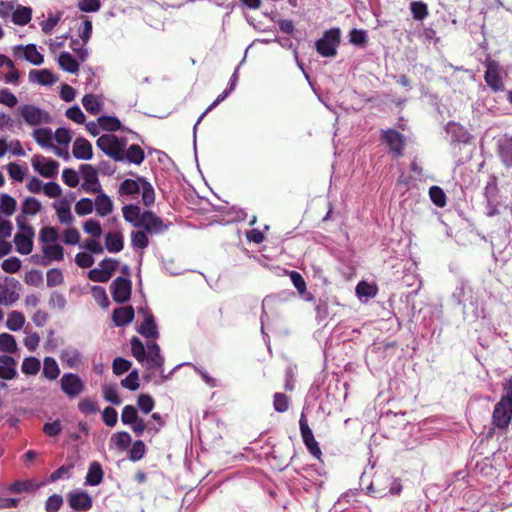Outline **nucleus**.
I'll list each match as a JSON object with an SVG mask.
<instances>
[{
	"mask_svg": "<svg viewBox=\"0 0 512 512\" xmlns=\"http://www.w3.org/2000/svg\"><path fill=\"white\" fill-rule=\"evenodd\" d=\"M96 145L103 153L117 162L140 165L145 159V153L139 145L132 144L127 147V139L115 134L101 135L97 139Z\"/></svg>",
	"mask_w": 512,
	"mask_h": 512,
	"instance_id": "nucleus-1",
	"label": "nucleus"
},
{
	"mask_svg": "<svg viewBox=\"0 0 512 512\" xmlns=\"http://www.w3.org/2000/svg\"><path fill=\"white\" fill-rule=\"evenodd\" d=\"M131 352L146 369H162L164 365V357L161 355L160 347L155 341H148L145 346L138 337H133L131 339Z\"/></svg>",
	"mask_w": 512,
	"mask_h": 512,
	"instance_id": "nucleus-2",
	"label": "nucleus"
},
{
	"mask_svg": "<svg viewBox=\"0 0 512 512\" xmlns=\"http://www.w3.org/2000/svg\"><path fill=\"white\" fill-rule=\"evenodd\" d=\"M119 194L126 196L130 200L136 199L139 194L142 196V202L149 207L155 202V191L146 178L138 176L136 179H125L119 187Z\"/></svg>",
	"mask_w": 512,
	"mask_h": 512,
	"instance_id": "nucleus-3",
	"label": "nucleus"
},
{
	"mask_svg": "<svg viewBox=\"0 0 512 512\" xmlns=\"http://www.w3.org/2000/svg\"><path fill=\"white\" fill-rule=\"evenodd\" d=\"M32 9L27 6L20 5L14 0L0 1V18L11 21L18 26H25L31 21Z\"/></svg>",
	"mask_w": 512,
	"mask_h": 512,
	"instance_id": "nucleus-4",
	"label": "nucleus"
},
{
	"mask_svg": "<svg viewBox=\"0 0 512 512\" xmlns=\"http://www.w3.org/2000/svg\"><path fill=\"white\" fill-rule=\"evenodd\" d=\"M375 497H385L387 495H398L402 490V485L399 480L392 478L389 475L375 476L368 487Z\"/></svg>",
	"mask_w": 512,
	"mask_h": 512,
	"instance_id": "nucleus-5",
	"label": "nucleus"
},
{
	"mask_svg": "<svg viewBox=\"0 0 512 512\" xmlns=\"http://www.w3.org/2000/svg\"><path fill=\"white\" fill-rule=\"evenodd\" d=\"M341 31L339 28H332L324 32L323 36L316 41V51L323 57H334L340 44Z\"/></svg>",
	"mask_w": 512,
	"mask_h": 512,
	"instance_id": "nucleus-6",
	"label": "nucleus"
},
{
	"mask_svg": "<svg viewBox=\"0 0 512 512\" xmlns=\"http://www.w3.org/2000/svg\"><path fill=\"white\" fill-rule=\"evenodd\" d=\"M17 111L24 122L30 126L48 124L52 121L48 112L32 104L21 105L18 107Z\"/></svg>",
	"mask_w": 512,
	"mask_h": 512,
	"instance_id": "nucleus-7",
	"label": "nucleus"
},
{
	"mask_svg": "<svg viewBox=\"0 0 512 512\" xmlns=\"http://www.w3.org/2000/svg\"><path fill=\"white\" fill-rule=\"evenodd\" d=\"M21 284L14 278L5 277L0 281V305L10 306L20 297Z\"/></svg>",
	"mask_w": 512,
	"mask_h": 512,
	"instance_id": "nucleus-8",
	"label": "nucleus"
},
{
	"mask_svg": "<svg viewBox=\"0 0 512 512\" xmlns=\"http://www.w3.org/2000/svg\"><path fill=\"white\" fill-rule=\"evenodd\" d=\"M60 388L68 398H75L85 390V384L78 374L64 373L60 379Z\"/></svg>",
	"mask_w": 512,
	"mask_h": 512,
	"instance_id": "nucleus-9",
	"label": "nucleus"
},
{
	"mask_svg": "<svg viewBox=\"0 0 512 512\" xmlns=\"http://www.w3.org/2000/svg\"><path fill=\"white\" fill-rule=\"evenodd\" d=\"M512 420V403L499 400L492 413V422L498 429H505Z\"/></svg>",
	"mask_w": 512,
	"mask_h": 512,
	"instance_id": "nucleus-10",
	"label": "nucleus"
},
{
	"mask_svg": "<svg viewBox=\"0 0 512 512\" xmlns=\"http://www.w3.org/2000/svg\"><path fill=\"white\" fill-rule=\"evenodd\" d=\"M36 172L46 178H54L58 173L59 163L42 155H34L31 160Z\"/></svg>",
	"mask_w": 512,
	"mask_h": 512,
	"instance_id": "nucleus-11",
	"label": "nucleus"
},
{
	"mask_svg": "<svg viewBox=\"0 0 512 512\" xmlns=\"http://www.w3.org/2000/svg\"><path fill=\"white\" fill-rule=\"evenodd\" d=\"M83 184L82 189L88 193L101 192L102 186L98 180V171L92 165L82 164L80 167Z\"/></svg>",
	"mask_w": 512,
	"mask_h": 512,
	"instance_id": "nucleus-12",
	"label": "nucleus"
},
{
	"mask_svg": "<svg viewBox=\"0 0 512 512\" xmlns=\"http://www.w3.org/2000/svg\"><path fill=\"white\" fill-rule=\"evenodd\" d=\"M141 229L145 230L148 234H161L165 232L169 224L163 222V220L152 211H143L142 223L139 224Z\"/></svg>",
	"mask_w": 512,
	"mask_h": 512,
	"instance_id": "nucleus-13",
	"label": "nucleus"
},
{
	"mask_svg": "<svg viewBox=\"0 0 512 512\" xmlns=\"http://www.w3.org/2000/svg\"><path fill=\"white\" fill-rule=\"evenodd\" d=\"M112 298L117 303H125L131 297V280L124 277H117L110 286Z\"/></svg>",
	"mask_w": 512,
	"mask_h": 512,
	"instance_id": "nucleus-14",
	"label": "nucleus"
},
{
	"mask_svg": "<svg viewBox=\"0 0 512 512\" xmlns=\"http://www.w3.org/2000/svg\"><path fill=\"white\" fill-rule=\"evenodd\" d=\"M299 427L305 446L313 456L319 458L321 455V449L314 438L313 432L307 423V419L304 413L301 414Z\"/></svg>",
	"mask_w": 512,
	"mask_h": 512,
	"instance_id": "nucleus-15",
	"label": "nucleus"
},
{
	"mask_svg": "<svg viewBox=\"0 0 512 512\" xmlns=\"http://www.w3.org/2000/svg\"><path fill=\"white\" fill-rule=\"evenodd\" d=\"M14 55L17 58H23L33 65H41L44 62L43 55L37 50L35 44L26 46L17 45L13 48Z\"/></svg>",
	"mask_w": 512,
	"mask_h": 512,
	"instance_id": "nucleus-16",
	"label": "nucleus"
},
{
	"mask_svg": "<svg viewBox=\"0 0 512 512\" xmlns=\"http://www.w3.org/2000/svg\"><path fill=\"white\" fill-rule=\"evenodd\" d=\"M497 155L503 166L512 170V136L505 134L498 138Z\"/></svg>",
	"mask_w": 512,
	"mask_h": 512,
	"instance_id": "nucleus-17",
	"label": "nucleus"
},
{
	"mask_svg": "<svg viewBox=\"0 0 512 512\" xmlns=\"http://www.w3.org/2000/svg\"><path fill=\"white\" fill-rule=\"evenodd\" d=\"M139 313H143L144 320L137 328L138 333L147 339H157L159 332L153 314L144 308L140 309Z\"/></svg>",
	"mask_w": 512,
	"mask_h": 512,
	"instance_id": "nucleus-18",
	"label": "nucleus"
},
{
	"mask_svg": "<svg viewBox=\"0 0 512 512\" xmlns=\"http://www.w3.org/2000/svg\"><path fill=\"white\" fill-rule=\"evenodd\" d=\"M484 79L486 84L495 92L503 91L504 90V84L501 79L500 73H499V67L498 64L495 62H490L487 65V69L485 71Z\"/></svg>",
	"mask_w": 512,
	"mask_h": 512,
	"instance_id": "nucleus-19",
	"label": "nucleus"
},
{
	"mask_svg": "<svg viewBox=\"0 0 512 512\" xmlns=\"http://www.w3.org/2000/svg\"><path fill=\"white\" fill-rule=\"evenodd\" d=\"M35 236L34 229H27V232L16 233L14 243L18 253L28 255L33 249V238Z\"/></svg>",
	"mask_w": 512,
	"mask_h": 512,
	"instance_id": "nucleus-20",
	"label": "nucleus"
},
{
	"mask_svg": "<svg viewBox=\"0 0 512 512\" xmlns=\"http://www.w3.org/2000/svg\"><path fill=\"white\" fill-rule=\"evenodd\" d=\"M68 502L70 507L76 511H88L92 507V498L84 491L69 493Z\"/></svg>",
	"mask_w": 512,
	"mask_h": 512,
	"instance_id": "nucleus-21",
	"label": "nucleus"
},
{
	"mask_svg": "<svg viewBox=\"0 0 512 512\" xmlns=\"http://www.w3.org/2000/svg\"><path fill=\"white\" fill-rule=\"evenodd\" d=\"M53 208L56 211L58 220L62 224L70 225L74 221V216L71 213V205L67 199H60L53 203Z\"/></svg>",
	"mask_w": 512,
	"mask_h": 512,
	"instance_id": "nucleus-22",
	"label": "nucleus"
},
{
	"mask_svg": "<svg viewBox=\"0 0 512 512\" xmlns=\"http://www.w3.org/2000/svg\"><path fill=\"white\" fill-rule=\"evenodd\" d=\"M59 358L62 363L71 369L78 368L82 363V354L74 347H68L61 350Z\"/></svg>",
	"mask_w": 512,
	"mask_h": 512,
	"instance_id": "nucleus-23",
	"label": "nucleus"
},
{
	"mask_svg": "<svg viewBox=\"0 0 512 512\" xmlns=\"http://www.w3.org/2000/svg\"><path fill=\"white\" fill-rule=\"evenodd\" d=\"M383 139L396 156H401L404 149V137L396 130L384 132Z\"/></svg>",
	"mask_w": 512,
	"mask_h": 512,
	"instance_id": "nucleus-24",
	"label": "nucleus"
},
{
	"mask_svg": "<svg viewBox=\"0 0 512 512\" xmlns=\"http://www.w3.org/2000/svg\"><path fill=\"white\" fill-rule=\"evenodd\" d=\"M72 152L75 158L82 160H90L93 156L91 143L81 137L74 141Z\"/></svg>",
	"mask_w": 512,
	"mask_h": 512,
	"instance_id": "nucleus-25",
	"label": "nucleus"
},
{
	"mask_svg": "<svg viewBox=\"0 0 512 512\" xmlns=\"http://www.w3.org/2000/svg\"><path fill=\"white\" fill-rule=\"evenodd\" d=\"M29 80L34 83L48 86L55 84L58 81V77L48 69L31 70L29 72Z\"/></svg>",
	"mask_w": 512,
	"mask_h": 512,
	"instance_id": "nucleus-26",
	"label": "nucleus"
},
{
	"mask_svg": "<svg viewBox=\"0 0 512 512\" xmlns=\"http://www.w3.org/2000/svg\"><path fill=\"white\" fill-rule=\"evenodd\" d=\"M97 193L98 195L95 198V201L93 202L94 208L99 216L105 217L112 213L114 207L113 202L110 199V197L107 194H105L102 190L101 192Z\"/></svg>",
	"mask_w": 512,
	"mask_h": 512,
	"instance_id": "nucleus-27",
	"label": "nucleus"
},
{
	"mask_svg": "<svg viewBox=\"0 0 512 512\" xmlns=\"http://www.w3.org/2000/svg\"><path fill=\"white\" fill-rule=\"evenodd\" d=\"M134 309L131 306L116 308L113 311V322L115 326L121 327L131 323L134 319Z\"/></svg>",
	"mask_w": 512,
	"mask_h": 512,
	"instance_id": "nucleus-28",
	"label": "nucleus"
},
{
	"mask_svg": "<svg viewBox=\"0 0 512 512\" xmlns=\"http://www.w3.org/2000/svg\"><path fill=\"white\" fill-rule=\"evenodd\" d=\"M124 219L131 223L134 227L139 228L142 223L143 212L141 208L136 204H128L122 208Z\"/></svg>",
	"mask_w": 512,
	"mask_h": 512,
	"instance_id": "nucleus-29",
	"label": "nucleus"
},
{
	"mask_svg": "<svg viewBox=\"0 0 512 512\" xmlns=\"http://www.w3.org/2000/svg\"><path fill=\"white\" fill-rule=\"evenodd\" d=\"M17 375L16 361L10 356L0 357V378L11 380Z\"/></svg>",
	"mask_w": 512,
	"mask_h": 512,
	"instance_id": "nucleus-30",
	"label": "nucleus"
},
{
	"mask_svg": "<svg viewBox=\"0 0 512 512\" xmlns=\"http://www.w3.org/2000/svg\"><path fill=\"white\" fill-rule=\"evenodd\" d=\"M34 140L43 148H50L57 150V147L53 145V133L50 128H39L35 129L32 134Z\"/></svg>",
	"mask_w": 512,
	"mask_h": 512,
	"instance_id": "nucleus-31",
	"label": "nucleus"
},
{
	"mask_svg": "<svg viewBox=\"0 0 512 512\" xmlns=\"http://www.w3.org/2000/svg\"><path fill=\"white\" fill-rule=\"evenodd\" d=\"M123 236L118 232H109L105 236V247L110 253H117L123 249Z\"/></svg>",
	"mask_w": 512,
	"mask_h": 512,
	"instance_id": "nucleus-32",
	"label": "nucleus"
},
{
	"mask_svg": "<svg viewBox=\"0 0 512 512\" xmlns=\"http://www.w3.org/2000/svg\"><path fill=\"white\" fill-rule=\"evenodd\" d=\"M58 64L62 70L72 74L79 70V63L69 52H62L59 55Z\"/></svg>",
	"mask_w": 512,
	"mask_h": 512,
	"instance_id": "nucleus-33",
	"label": "nucleus"
},
{
	"mask_svg": "<svg viewBox=\"0 0 512 512\" xmlns=\"http://www.w3.org/2000/svg\"><path fill=\"white\" fill-rule=\"evenodd\" d=\"M103 470L98 462H92L89 465L85 483L90 486H97L102 482Z\"/></svg>",
	"mask_w": 512,
	"mask_h": 512,
	"instance_id": "nucleus-34",
	"label": "nucleus"
},
{
	"mask_svg": "<svg viewBox=\"0 0 512 512\" xmlns=\"http://www.w3.org/2000/svg\"><path fill=\"white\" fill-rule=\"evenodd\" d=\"M43 375L48 380H55L60 375V368L53 357H45L43 361Z\"/></svg>",
	"mask_w": 512,
	"mask_h": 512,
	"instance_id": "nucleus-35",
	"label": "nucleus"
},
{
	"mask_svg": "<svg viewBox=\"0 0 512 512\" xmlns=\"http://www.w3.org/2000/svg\"><path fill=\"white\" fill-rule=\"evenodd\" d=\"M82 105L87 112L92 115H96L101 111L103 103L97 96L87 94L82 99Z\"/></svg>",
	"mask_w": 512,
	"mask_h": 512,
	"instance_id": "nucleus-36",
	"label": "nucleus"
},
{
	"mask_svg": "<svg viewBox=\"0 0 512 512\" xmlns=\"http://www.w3.org/2000/svg\"><path fill=\"white\" fill-rule=\"evenodd\" d=\"M25 324V316L22 312L12 311L8 314L6 326L10 331H19Z\"/></svg>",
	"mask_w": 512,
	"mask_h": 512,
	"instance_id": "nucleus-37",
	"label": "nucleus"
},
{
	"mask_svg": "<svg viewBox=\"0 0 512 512\" xmlns=\"http://www.w3.org/2000/svg\"><path fill=\"white\" fill-rule=\"evenodd\" d=\"M131 245L135 249H145L149 245L148 233L141 229L132 231L131 233Z\"/></svg>",
	"mask_w": 512,
	"mask_h": 512,
	"instance_id": "nucleus-38",
	"label": "nucleus"
},
{
	"mask_svg": "<svg viewBox=\"0 0 512 512\" xmlns=\"http://www.w3.org/2000/svg\"><path fill=\"white\" fill-rule=\"evenodd\" d=\"M42 252L49 261H60L64 257L63 248L59 244L44 245Z\"/></svg>",
	"mask_w": 512,
	"mask_h": 512,
	"instance_id": "nucleus-39",
	"label": "nucleus"
},
{
	"mask_svg": "<svg viewBox=\"0 0 512 512\" xmlns=\"http://www.w3.org/2000/svg\"><path fill=\"white\" fill-rule=\"evenodd\" d=\"M110 441L118 450L124 451L131 445L132 438L129 433L122 431L113 434Z\"/></svg>",
	"mask_w": 512,
	"mask_h": 512,
	"instance_id": "nucleus-40",
	"label": "nucleus"
},
{
	"mask_svg": "<svg viewBox=\"0 0 512 512\" xmlns=\"http://www.w3.org/2000/svg\"><path fill=\"white\" fill-rule=\"evenodd\" d=\"M38 488V485L32 480H20L12 483L8 490L11 493L32 492Z\"/></svg>",
	"mask_w": 512,
	"mask_h": 512,
	"instance_id": "nucleus-41",
	"label": "nucleus"
},
{
	"mask_svg": "<svg viewBox=\"0 0 512 512\" xmlns=\"http://www.w3.org/2000/svg\"><path fill=\"white\" fill-rule=\"evenodd\" d=\"M41 363L36 357L30 356L24 358L21 370L26 375H36L40 371Z\"/></svg>",
	"mask_w": 512,
	"mask_h": 512,
	"instance_id": "nucleus-42",
	"label": "nucleus"
},
{
	"mask_svg": "<svg viewBox=\"0 0 512 512\" xmlns=\"http://www.w3.org/2000/svg\"><path fill=\"white\" fill-rule=\"evenodd\" d=\"M16 200L10 195L3 193L0 195V211L7 215L11 216L16 210Z\"/></svg>",
	"mask_w": 512,
	"mask_h": 512,
	"instance_id": "nucleus-43",
	"label": "nucleus"
},
{
	"mask_svg": "<svg viewBox=\"0 0 512 512\" xmlns=\"http://www.w3.org/2000/svg\"><path fill=\"white\" fill-rule=\"evenodd\" d=\"M41 210V203L34 197H27L21 208V213L26 216H34Z\"/></svg>",
	"mask_w": 512,
	"mask_h": 512,
	"instance_id": "nucleus-44",
	"label": "nucleus"
},
{
	"mask_svg": "<svg viewBox=\"0 0 512 512\" xmlns=\"http://www.w3.org/2000/svg\"><path fill=\"white\" fill-rule=\"evenodd\" d=\"M410 11L415 20L422 21L428 16V6L423 1H412Z\"/></svg>",
	"mask_w": 512,
	"mask_h": 512,
	"instance_id": "nucleus-45",
	"label": "nucleus"
},
{
	"mask_svg": "<svg viewBox=\"0 0 512 512\" xmlns=\"http://www.w3.org/2000/svg\"><path fill=\"white\" fill-rule=\"evenodd\" d=\"M230 90L225 89L218 97L214 100V102L199 116L198 120L196 121L194 128H193V134H194V148L196 149V131L197 126L202 121V119L206 116L208 112H210L212 109H214L220 102H222L229 94Z\"/></svg>",
	"mask_w": 512,
	"mask_h": 512,
	"instance_id": "nucleus-46",
	"label": "nucleus"
},
{
	"mask_svg": "<svg viewBox=\"0 0 512 512\" xmlns=\"http://www.w3.org/2000/svg\"><path fill=\"white\" fill-rule=\"evenodd\" d=\"M98 122L101 129L106 131H117L121 127L119 119L113 116H100Z\"/></svg>",
	"mask_w": 512,
	"mask_h": 512,
	"instance_id": "nucleus-47",
	"label": "nucleus"
},
{
	"mask_svg": "<svg viewBox=\"0 0 512 512\" xmlns=\"http://www.w3.org/2000/svg\"><path fill=\"white\" fill-rule=\"evenodd\" d=\"M0 347L5 352L15 353L17 351V343L14 336L8 333H1Z\"/></svg>",
	"mask_w": 512,
	"mask_h": 512,
	"instance_id": "nucleus-48",
	"label": "nucleus"
},
{
	"mask_svg": "<svg viewBox=\"0 0 512 512\" xmlns=\"http://www.w3.org/2000/svg\"><path fill=\"white\" fill-rule=\"evenodd\" d=\"M103 397L107 402L114 405H120L122 402L115 385H105L103 387Z\"/></svg>",
	"mask_w": 512,
	"mask_h": 512,
	"instance_id": "nucleus-49",
	"label": "nucleus"
},
{
	"mask_svg": "<svg viewBox=\"0 0 512 512\" xmlns=\"http://www.w3.org/2000/svg\"><path fill=\"white\" fill-rule=\"evenodd\" d=\"M78 409L85 415L95 414L99 410L97 402L91 398H84L79 401Z\"/></svg>",
	"mask_w": 512,
	"mask_h": 512,
	"instance_id": "nucleus-50",
	"label": "nucleus"
},
{
	"mask_svg": "<svg viewBox=\"0 0 512 512\" xmlns=\"http://www.w3.org/2000/svg\"><path fill=\"white\" fill-rule=\"evenodd\" d=\"M94 300L102 307L107 308L109 306V299L106 290L101 286H93L91 289Z\"/></svg>",
	"mask_w": 512,
	"mask_h": 512,
	"instance_id": "nucleus-51",
	"label": "nucleus"
},
{
	"mask_svg": "<svg viewBox=\"0 0 512 512\" xmlns=\"http://www.w3.org/2000/svg\"><path fill=\"white\" fill-rule=\"evenodd\" d=\"M429 196L431 201L438 207L446 205V195L444 191L438 186H432L429 189Z\"/></svg>",
	"mask_w": 512,
	"mask_h": 512,
	"instance_id": "nucleus-52",
	"label": "nucleus"
},
{
	"mask_svg": "<svg viewBox=\"0 0 512 512\" xmlns=\"http://www.w3.org/2000/svg\"><path fill=\"white\" fill-rule=\"evenodd\" d=\"M58 238V232L54 227H44L39 234V240L45 245L54 244Z\"/></svg>",
	"mask_w": 512,
	"mask_h": 512,
	"instance_id": "nucleus-53",
	"label": "nucleus"
},
{
	"mask_svg": "<svg viewBox=\"0 0 512 512\" xmlns=\"http://www.w3.org/2000/svg\"><path fill=\"white\" fill-rule=\"evenodd\" d=\"M146 452V447L143 441L137 440L132 444V447L129 452V458L132 461H139L141 460Z\"/></svg>",
	"mask_w": 512,
	"mask_h": 512,
	"instance_id": "nucleus-54",
	"label": "nucleus"
},
{
	"mask_svg": "<svg viewBox=\"0 0 512 512\" xmlns=\"http://www.w3.org/2000/svg\"><path fill=\"white\" fill-rule=\"evenodd\" d=\"M94 209V203L89 198L80 199L75 205V212L79 216H84L92 213Z\"/></svg>",
	"mask_w": 512,
	"mask_h": 512,
	"instance_id": "nucleus-55",
	"label": "nucleus"
},
{
	"mask_svg": "<svg viewBox=\"0 0 512 512\" xmlns=\"http://www.w3.org/2000/svg\"><path fill=\"white\" fill-rule=\"evenodd\" d=\"M497 194H498V187H497L496 179L491 178L487 182V184L484 188V196H485L486 202L498 201Z\"/></svg>",
	"mask_w": 512,
	"mask_h": 512,
	"instance_id": "nucleus-56",
	"label": "nucleus"
},
{
	"mask_svg": "<svg viewBox=\"0 0 512 512\" xmlns=\"http://www.w3.org/2000/svg\"><path fill=\"white\" fill-rule=\"evenodd\" d=\"M137 409L132 405H126L121 413V421L125 425H131L138 418Z\"/></svg>",
	"mask_w": 512,
	"mask_h": 512,
	"instance_id": "nucleus-57",
	"label": "nucleus"
},
{
	"mask_svg": "<svg viewBox=\"0 0 512 512\" xmlns=\"http://www.w3.org/2000/svg\"><path fill=\"white\" fill-rule=\"evenodd\" d=\"M137 405L144 414H148L153 410L155 402L150 395L141 394L138 396Z\"/></svg>",
	"mask_w": 512,
	"mask_h": 512,
	"instance_id": "nucleus-58",
	"label": "nucleus"
},
{
	"mask_svg": "<svg viewBox=\"0 0 512 512\" xmlns=\"http://www.w3.org/2000/svg\"><path fill=\"white\" fill-rule=\"evenodd\" d=\"M121 385L130 391L137 390L140 386L137 370L130 372L128 376L121 381Z\"/></svg>",
	"mask_w": 512,
	"mask_h": 512,
	"instance_id": "nucleus-59",
	"label": "nucleus"
},
{
	"mask_svg": "<svg viewBox=\"0 0 512 512\" xmlns=\"http://www.w3.org/2000/svg\"><path fill=\"white\" fill-rule=\"evenodd\" d=\"M63 274L59 269H50L46 274V283L48 287H55L63 282Z\"/></svg>",
	"mask_w": 512,
	"mask_h": 512,
	"instance_id": "nucleus-60",
	"label": "nucleus"
},
{
	"mask_svg": "<svg viewBox=\"0 0 512 512\" xmlns=\"http://www.w3.org/2000/svg\"><path fill=\"white\" fill-rule=\"evenodd\" d=\"M62 179L67 186L72 188L79 184V175L75 170L71 168H66L63 170Z\"/></svg>",
	"mask_w": 512,
	"mask_h": 512,
	"instance_id": "nucleus-61",
	"label": "nucleus"
},
{
	"mask_svg": "<svg viewBox=\"0 0 512 512\" xmlns=\"http://www.w3.org/2000/svg\"><path fill=\"white\" fill-rule=\"evenodd\" d=\"M273 406L277 412L283 413L289 408V398L283 393H275Z\"/></svg>",
	"mask_w": 512,
	"mask_h": 512,
	"instance_id": "nucleus-62",
	"label": "nucleus"
},
{
	"mask_svg": "<svg viewBox=\"0 0 512 512\" xmlns=\"http://www.w3.org/2000/svg\"><path fill=\"white\" fill-rule=\"evenodd\" d=\"M131 362L122 358L117 357L114 359L112 364L113 373L116 375H122L131 368Z\"/></svg>",
	"mask_w": 512,
	"mask_h": 512,
	"instance_id": "nucleus-63",
	"label": "nucleus"
},
{
	"mask_svg": "<svg viewBox=\"0 0 512 512\" xmlns=\"http://www.w3.org/2000/svg\"><path fill=\"white\" fill-rule=\"evenodd\" d=\"M63 504V498L61 495L53 494L50 496L45 503L46 512H58Z\"/></svg>",
	"mask_w": 512,
	"mask_h": 512,
	"instance_id": "nucleus-64",
	"label": "nucleus"
}]
</instances>
